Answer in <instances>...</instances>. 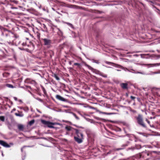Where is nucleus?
Listing matches in <instances>:
<instances>
[{"mask_svg":"<svg viewBox=\"0 0 160 160\" xmlns=\"http://www.w3.org/2000/svg\"><path fill=\"white\" fill-rule=\"evenodd\" d=\"M147 122L149 124H150V121H148Z\"/></svg>","mask_w":160,"mask_h":160,"instance_id":"4c0bfd02","label":"nucleus"},{"mask_svg":"<svg viewBox=\"0 0 160 160\" xmlns=\"http://www.w3.org/2000/svg\"><path fill=\"white\" fill-rule=\"evenodd\" d=\"M73 129L75 131V133L77 135L76 137H81L82 138L83 137V134L82 130L76 129Z\"/></svg>","mask_w":160,"mask_h":160,"instance_id":"f03ea898","label":"nucleus"},{"mask_svg":"<svg viewBox=\"0 0 160 160\" xmlns=\"http://www.w3.org/2000/svg\"><path fill=\"white\" fill-rule=\"evenodd\" d=\"M92 62H95V63H99V62L98 61H96V60H95L94 59H92Z\"/></svg>","mask_w":160,"mask_h":160,"instance_id":"5701e85b","label":"nucleus"},{"mask_svg":"<svg viewBox=\"0 0 160 160\" xmlns=\"http://www.w3.org/2000/svg\"><path fill=\"white\" fill-rule=\"evenodd\" d=\"M128 138L127 137H125V139H128Z\"/></svg>","mask_w":160,"mask_h":160,"instance_id":"ea45409f","label":"nucleus"},{"mask_svg":"<svg viewBox=\"0 0 160 160\" xmlns=\"http://www.w3.org/2000/svg\"><path fill=\"white\" fill-rule=\"evenodd\" d=\"M70 113H72L73 114V116L75 117V118L77 119V120H79V118L76 116V114H75V113H73L72 112H70Z\"/></svg>","mask_w":160,"mask_h":160,"instance_id":"dca6fc26","label":"nucleus"},{"mask_svg":"<svg viewBox=\"0 0 160 160\" xmlns=\"http://www.w3.org/2000/svg\"><path fill=\"white\" fill-rule=\"evenodd\" d=\"M26 51L27 52H30V50L29 49H26Z\"/></svg>","mask_w":160,"mask_h":160,"instance_id":"473e14b6","label":"nucleus"},{"mask_svg":"<svg viewBox=\"0 0 160 160\" xmlns=\"http://www.w3.org/2000/svg\"><path fill=\"white\" fill-rule=\"evenodd\" d=\"M13 98H14V100L15 101H17L18 100L17 98L16 97H14Z\"/></svg>","mask_w":160,"mask_h":160,"instance_id":"72a5a7b5","label":"nucleus"},{"mask_svg":"<svg viewBox=\"0 0 160 160\" xmlns=\"http://www.w3.org/2000/svg\"><path fill=\"white\" fill-rule=\"evenodd\" d=\"M100 112V113H103V114H108V113H106V112Z\"/></svg>","mask_w":160,"mask_h":160,"instance_id":"2f4dec72","label":"nucleus"},{"mask_svg":"<svg viewBox=\"0 0 160 160\" xmlns=\"http://www.w3.org/2000/svg\"><path fill=\"white\" fill-rule=\"evenodd\" d=\"M35 122V120L33 119L30 121L29 123V124L30 125H31L33 124Z\"/></svg>","mask_w":160,"mask_h":160,"instance_id":"2eb2a0df","label":"nucleus"},{"mask_svg":"<svg viewBox=\"0 0 160 160\" xmlns=\"http://www.w3.org/2000/svg\"><path fill=\"white\" fill-rule=\"evenodd\" d=\"M43 28H44L45 30L47 29V28L46 27V25H45V24H43Z\"/></svg>","mask_w":160,"mask_h":160,"instance_id":"c756f323","label":"nucleus"},{"mask_svg":"<svg viewBox=\"0 0 160 160\" xmlns=\"http://www.w3.org/2000/svg\"><path fill=\"white\" fill-rule=\"evenodd\" d=\"M12 9H17V8H16V7H12L11 8Z\"/></svg>","mask_w":160,"mask_h":160,"instance_id":"c9c22d12","label":"nucleus"},{"mask_svg":"<svg viewBox=\"0 0 160 160\" xmlns=\"http://www.w3.org/2000/svg\"><path fill=\"white\" fill-rule=\"evenodd\" d=\"M26 147V146H24L22 148H21V151L22 152H23V148H24V147Z\"/></svg>","mask_w":160,"mask_h":160,"instance_id":"f704fd0d","label":"nucleus"},{"mask_svg":"<svg viewBox=\"0 0 160 160\" xmlns=\"http://www.w3.org/2000/svg\"><path fill=\"white\" fill-rule=\"evenodd\" d=\"M68 134H69V133H68V132H66V135Z\"/></svg>","mask_w":160,"mask_h":160,"instance_id":"a19ab883","label":"nucleus"},{"mask_svg":"<svg viewBox=\"0 0 160 160\" xmlns=\"http://www.w3.org/2000/svg\"><path fill=\"white\" fill-rule=\"evenodd\" d=\"M111 63V62H106V63H108V64L109 63Z\"/></svg>","mask_w":160,"mask_h":160,"instance_id":"37998d69","label":"nucleus"},{"mask_svg":"<svg viewBox=\"0 0 160 160\" xmlns=\"http://www.w3.org/2000/svg\"><path fill=\"white\" fill-rule=\"evenodd\" d=\"M120 86L123 89H128V84L127 83H122L120 84Z\"/></svg>","mask_w":160,"mask_h":160,"instance_id":"423d86ee","label":"nucleus"},{"mask_svg":"<svg viewBox=\"0 0 160 160\" xmlns=\"http://www.w3.org/2000/svg\"><path fill=\"white\" fill-rule=\"evenodd\" d=\"M136 148L137 149H139L141 148V146L140 145H137L136 146Z\"/></svg>","mask_w":160,"mask_h":160,"instance_id":"412c9836","label":"nucleus"},{"mask_svg":"<svg viewBox=\"0 0 160 160\" xmlns=\"http://www.w3.org/2000/svg\"><path fill=\"white\" fill-rule=\"evenodd\" d=\"M6 86L7 87L9 88H13V86L10 84H7Z\"/></svg>","mask_w":160,"mask_h":160,"instance_id":"f3484780","label":"nucleus"},{"mask_svg":"<svg viewBox=\"0 0 160 160\" xmlns=\"http://www.w3.org/2000/svg\"><path fill=\"white\" fill-rule=\"evenodd\" d=\"M10 144H11V145H13V143H10Z\"/></svg>","mask_w":160,"mask_h":160,"instance_id":"de8ad7c7","label":"nucleus"},{"mask_svg":"<svg viewBox=\"0 0 160 160\" xmlns=\"http://www.w3.org/2000/svg\"><path fill=\"white\" fill-rule=\"evenodd\" d=\"M138 123L143 128H146V126L144 122L142 116L139 114L137 117H135Z\"/></svg>","mask_w":160,"mask_h":160,"instance_id":"f257e3e1","label":"nucleus"},{"mask_svg":"<svg viewBox=\"0 0 160 160\" xmlns=\"http://www.w3.org/2000/svg\"><path fill=\"white\" fill-rule=\"evenodd\" d=\"M65 129L67 131H70L72 130L73 128L70 126H67L65 127Z\"/></svg>","mask_w":160,"mask_h":160,"instance_id":"f8f14e48","label":"nucleus"},{"mask_svg":"<svg viewBox=\"0 0 160 160\" xmlns=\"http://www.w3.org/2000/svg\"><path fill=\"white\" fill-rule=\"evenodd\" d=\"M15 114L17 116L19 117H22L24 116V114H23L22 112H20L19 113H15Z\"/></svg>","mask_w":160,"mask_h":160,"instance_id":"1a4fd4ad","label":"nucleus"},{"mask_svg":"<svg viewBox=\"0 0 160 160\" xmlns=\"http://www.w3.org/2000/svg\"><path fill=\"white\" fill-rule=\"evenodd\" d=\"M51 123L52 124H50L48 125H47V126L48 127L52 128H54V127H53L52 125H57L58 124L57 123H53L51 122Z\"/></svg>","mask_w":160,"mask_h":160,"instance_id":"9d476101","label":"nucleus"},{"mask_svg":"<svg viewBox=\"0 0 160 160\" xmlns=\"http://www.w3.org/2000/svg\"><path fill=\"white\" fill-rule=\"evenodd\" d=\"M158 73V72H153V74H157V73Z\"/></svg>","mask_w":160,"mask_h":160,"instance_id":"58836bf2","label":"nucleus"},{"mask_svg":"<svg viewBox=\"0 0 160 160\" xmlns=\"http://www.w3.org/2000/svg\"><path fill=\"white\" fill-rule=\"evenodd\" d=\"M28 87L31 88V87L30 86H28Z\"/></svg>","mask_w":160,"mask_h":160,"instance_id":"8fccbe9b","label":"nucleus"},{"mask_svg":"<svg viewBox=\"0 0 160 160\" xmlns=\"http://www.w3.org/2000/svg\"><path fill=\"white\" fill-rule=\"evenodd\" d=\"M19 101L20 102H22V100H19Z\"/></svg>","mask_w":160,"mask_h":160,"instance_id":"49530a36","label":"nucleus"},{"mask_svg":"<svg viewBox=\"0 0 160 160\" xmlns=\"http://www.w3.org/2000/svg\"><path fill=\"white\" fill-rule=\"evenodd\" d=\"M67 25H69V26H70V27H71V28H73V25L70 23H68V22H66V23Z\"/></svg>","mask_w":160,"mask_h":160,"instance_id":"aec40b11","label":"nucleus"},{"mask_svg":"<svg viewBox=\"0 0 160 160\" xmlns=\"http://www.w3.org/2000/svg\"><path fill=\"white\" fill-rule=\"evenodd\" d=\"M130 98H131L133 100H134V99L135 98V97L133 96H131Z\"/></svg>","mask_w":160,"mask_h":160,"instance_id":"cd10ccee","label":"nucleus"},{"mask_svg":"<svg viewBox=\"0 0 160 160\" xmlns=\"http://www.w3.org/2000/svg\"><path fill=\"white\" fill-rule=\"evenodd\" d=\"M42 40L43 41L44 44L45 46H49L52 43V41L50 39L45 38L42 39Z\"/></svg>","mask_w":160,"mask_h":160,"instance_id":"7ed1b4c3","label":"nucleus"},{"mask_svg":"<svg viewBox=\"0 0 160 160\" xmlns=\"http://www.w3.org/2000/svg\"><path fill=\"white\" fill-rule=\"evenodd\" d=\"M18 129L20 130H22L23 129V126L22 124H18Z\"/></svg>","mask_w":160,"mask_h":160,"instance_id":"9b49d317","label":"nucleus"},{"mask_svg":"<svg viewBox=\"0 0 160 160\" xmlns=\"http://www.w3.org/2000/svg\"><path fill=\"white\" fill-rule=\"evenodd\" d=\"M99 75L104 78H107V75L106 74H104L102 72H100Z\"/></svg>","mask_w":160,"mask_h":160,"instance_id":"ddd939ff","label":"nucleus"},{"mask_svg":"<svg viewBox=\"0 0 160 160\" xmlns=\"http://www.w3.org/2000/svg\"><path fill=\"white\" fill-rule=\"evenodd\" d=\"M129 143V142H127L126 144H123V145L124 146V147L127 146L128 145Z\"/></svg>","mask_w":160,"mask_h":160,"instance_id":"a878e982","label":"nucleus"},{"mask_svg":"<svg viewBox=\"0 0 160 160\" xmlns=\"http://www.w3.org/2000/svg\"><path fill=\"white\" fill-rule=\"evenodd\" d=\"M0 144L6 148H9L10 147L6 142L1 140H0Z\"/></svg>","mask_w":160,"mask_h":160,"instance_id":"39448f33","label":"nucleus"},{"mask_svg":"<svg viewBox=\"0 0 160 160\" xmlns=\"http://www.w3.org/2000/svg\"><path fill=\"white\" fill-rule=\"evenodd\" d=\"M29 92H30L31 93H31V92L29 91Z\"/></svg>","mask_w":160,"mask_h":160,"instance_id":"3c124183","label":"nucleus"},{"mask_svg":"<svg viewBox=\"0 0 160 160\" xmlns=\"http://www.w3.org/2000/svg\"><path fill=\"white\" fill-rule=\"evenodd\" d=\"M87 66L88 68L90 70H92L93 69V68H92L89 65H87Z\"/></svg>","mask_w":160,"mask_h":160,"instance_id":"4be33fe9","label":"nucleus"},{"mask_svg":"<svg viewBox=\"0 0 160 160\" xmlns=\"http://www.w3.org/2000/svg\"><path fill=\"white\" fill-rule=\"evenodd\" d=\"M157 65V66H159V65H160V63H156V64H147V65Z\"/></svg>","mask_w":160,"mask_h":160,"instance_id":"393cba45","label":"nucleus"},{"mask_svg":"<svg viewBox=\"0 0 160 160\" xmlns=\"http://www.w3.org/2000/svg\"><path fill=\"white\" fill-rule=\"evenodd\" d=\"M69 64L71 65L72 64V62L70 61L69 62Z\"/></svg>","mask_w":160,"mask_h":160,"instance_id":"e433bc0d","label":"nucleus"},{"mask_svg":"<svg viewBox=\"0 0 160 160\" xmlns=\"http://www.w3.org/2000/svg\"><path fill=\"white\" fill-rule=\"evenodd\" d=\"M34 46L33 44H32V43L30 44V47L31 48V49H32V50H33L34 49Z\"/></svg>","mask_w":160,"mask_h":160,"instance_id":"6ab92c4d","label":"nucleus"},{"mask_svg":"<svg viewBox=\"0 0 160 160\" xmlns=\"http://www.w3.org/2000/svg\"><path fill=\"white\" fill-rule=\"evenodd\" d=\"M117 71H120V70L118 69V70H117Z\"/></svg>","mask_w":160,"mask_h":160,"instance_id":"09e8293b","label":"nucleus"},{"mask_svg":"<svg viewBox=\"0 0 160 160\" xmlns=\"http://www.w3.org/2000/svg\"><path fill=\"white\" fill-rule=\"evenodd\" d=\"M43 138L44 139H45V140L47 139L46 138Z\"/></svg>","mask_w":160,"mask_h":160,"instance_id":"c03bdc74","label":"nucleus"},{"mask_svg":"<svg viewBox=\"0 0 160 160\" xmlns=\"http://www.w3.org/2000/svg\"><path fill=\"white\" fill-rule=\"evenodd\" d=\"M41 122L42 123L47 125L49 124H52L51 122H50L49 121H46L45 120H42L41 121Z\"/></svg>","mask_w":160,"mask_h":160,"instance_id":"6e6552de","label":"nucleus"},{"mask_svg":"<svg viewBox=\"0 0 160 160\" xmlns=\"http://www.w3.org/2000/svg\"><path fill=\"white\" fill-rule=\"evenodd\" d=\"M36 99L37 100H38L39 101H40L41 102H42V99H41V98H37Z\"/></svg>","mask_w":160,"mask_h":160,"instance_id":"bb28decb","label":"nucleus"},{"mask_svg":"<svg viewBox=\"0 0 160 160\" xmlns=\"http://www.w3.org/2000/svg\"><path fill=\"white\" fill-rule=\"evenodd\" d=\"M74 65H77L78 66V67H79L80 66V63H75L74 64Z\"/></svg>","mask_w":160,"mask_h":160,"instance_id":"b1692460","label":"nucleus"},{"mask_svg":"<svg viewBox=\"0 0 160 160\" xmlns=\"http://www.w3.org/2000/svg\"><path fill=\"white\" fill-rule=\"evenodd\" d=\"M56 98L57 99L61 101L65 102L67 101V100L66 99L59 95H56Z\"/></svg>","mask_w":160,"mask_h":160,"instance_id":"0eeeda50","label":"nucleus"},{"mask_svg":"<svg viewBox=\"0 0 160 160\" xmlns=\"http://www.w3.org/2000/svg\"><path fill=\"white\" fill-rule=\"evenodd\" d=\"M146 121L147 122L148 121V120L147 119H146Z\"/></svg>","mask_w":160,"mask_h":160,"instance_id":"a18cd8bd","label":"nucleus"},{"mask_svg":"<svg viewBox=\"0 0 160 160\" xmlns=\"http://www.w3.org/2000/svg\"><path fill=\"white\" fill-rule=\"evenodd\" d=\"M0 120L2 122L5 121V117L3 116H0Z\"/></svg>","mask_w":160,"mask_h":160,"instance_id":"4468645a","label":"nucleus"},{"mask_svg":"<svg viewBox=\"0 0 160 160\" xmlns=\"http://www.w3.org/2000/svg\"><path fill=\"white\" fill-rule=\"evenodd\" d=\"M22 44L23 46H25L26 45V42H23Z\"/></svg>","mask_w":160,"mask_h":160,"instance_id":"7c9ffc66","label":"nucleus"},{"mask_svg":"<svg viewBox=\"0 0 160 160\" xmlns=\"http://www.w3.org/2000/svg\"><path fill=\"white\" fill-rule=\"evenodd\" d=\"M54 77L57 80H60V78L56 74H54Z\"/></svg>","mask_w":160,"mask_h":160,"instance_id":"a211bd4d","label":"nucleus"},{"mask_svg":"<svg viewBox=\"0 0 160 160\" xmlns=\"http://www.w3.org/2000/svg\"><path fill=\"white\" fill-rule=\"evenodd\" d=\"M74 140L78 143H81L82 142V139L83 137L82 138L81 137H78L74 136Z\"/></svg>","mask_w":160,"mask_h":160,"instance_id":"20e7f679","label":"nucleus"},{"mask_svg":"<svg viewBox=\"0 0 160 160\" xmlns=\"http://www.w3.org/2000/svg\"><path fill=\"white\" fill-rule=\"evenodd\" d=\"M64 107H65V108H68V106H64Z\"/></svg>","mask_w":160,"mask_h":160,"instance_id":"79ce46f5","label":"nucleus"},{"mask_svg":"<svg viewBox=\"0 0 160 160\" xmlns=\"http://www.w3.org/2000/svg\"><path fill=\"white\" fill-rule=\"evenodd\" d=\"M42 90H43V93L44 94H45V93H46V91L45 89V88H42Z\"/></svg>","mask_w":160,"mask_h":160,"instance_id":"c85d7f7f","label":"nucleus"}]
</instances>
